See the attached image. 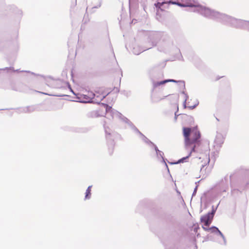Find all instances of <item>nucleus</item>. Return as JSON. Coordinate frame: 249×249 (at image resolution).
<instances>
[{
  "mask_svg": "<svg viewBox=\"0 0 249 249\" xmlns=\"http://www.w3.org/2000/svg\"><path fill=\"white\" fill-rule=\"evenodd\" d=\"M183 135L185 138V143L186 148L188 149H191L188 155L183 157L174 164H178L186 162V160L190 157L193 152H196V146L199 143L200 134L196 127L193 128H183Z\"/></svg>",
  "mask_w": 249,
  "mask_h": 249,
  "instance_id": "obj_1",
  "label": "nucleus"
},
{
  "mask_svg": "<svg viewBox=\"0 0 249 249\" xmlns=\"http://www.w3.org/2000/svg\"><path fill=\"white\" fill-rule=\"evenodd\" d=\"M215 211L216 210L213 209L211 212L201 216L200 220L202 223H204V226L202 227L203 229L206 231H210L213 233V241L221 245L225 246L227 244L226 239L219 229L215 227H212L210 228H207L212 223Z\"/></svg>",
  "mask_w": 249,
  "mask_h": 249,
  "instance_id": "obj_2",
  "label": "nucleus"
},
{
  "mask_svg": "<svg viewBox=\"0 0 249 249\" xmlns=\"http://www.w3.org/2000/svg\"><path fill=\"white\" fill-rule=\"evenodd\" d=\"M102 106L105 109L107 118H108L109 119L115 118L119 119L126 124H127L130 125H132V127L134 130L139 133L140 138L143 142L151 147H153L154 145H155L152 142L141 133L136 127L133 126L128 119L124 116L121 113L115 109H113L111 107L108 106L107 104L102 103Z\"/></svg>",
  "mask_w": 249,
  "mask_h": 249,
  "instance_id": "obj_3",
  "label": "nucleus"
},
{
  "mask_svg": "<svg viewBox=\"0 0 249 249\" xmlns=\"http://www.w3.org/2000/svg\"><path fill=\"white\" fill-rule=\"evenodd\" d=\"M194 11L197 12L206 18L217 20L224 24H228L230 16L221 13L208 7L197 4Z\"/></svg>",
  "mask_w": 249,
  "mask_h": 249,
  "instance_id": "obj_4",
  "label": "nucleus"
},
{
  "mask_svg": "<svg viewBox=\"0 0 249 249\" xmlns=\"http://www.w3.org/2000/svg\"><path fill=\"white\" fill-rule=\"evenodd\" d=\"M229 25L237 28H242L249 31V21L236 19L230 16Z\"/></svg>",
  "mask_w": 249,
  "mask_h": 249,
  "instance_id": "obj_5",
  "label": "nucleus"
},
{
  "mask_svg": "<svg viewBox=\"0 0 249 249\" xmlns=\"http://www.w3.org/2000/svg\"><path fill=\"white\" fill-rule=\"evenodd\" d=\"M105 130L109 152L111 154L113 153V148L115 145V142L114 140V134H111L110 130H108L106 127H105Z\"/></svg>",
  "mask_w": 249,
  "mask_h": 249,
  "instance_id": "obj_6",
  "label": "nucleus"
},
{
  "mask_svg": "<svg viewBox=\"0 0 249 249\" xmlns=\"http://www.w3.org/2000/svg\"><path fill=\"white\" fill-rule=\"evenodd\" d=\"M168 3L176 4L180 7H193L194 8L197 4L195 0H177V1L170 0Z\"/></svg>",
  "mask_w": 249,
  "mask_h": 249,
  "instance_id": "obj_7",
  "label": "nucleus"
},
{
  "mask_svg": "<svg viewBox=\"0 0 249 249\" xmlns=\"http://www.w3.org/2000/svg\"><path fill=\"white\" fill-rule=\"evenodd\" d=\"M95 96L93 99V103L99 104L107 95L108 93L105 92L102 89L95 91Z\"/></svg>",
  "mask_w": 249,
  "mask_h": 249,
  "instance_id": "obj_8",
  "label": "nucleus"
},
{
  "mask_svg": "<svg viewBox=\"0 0 249 249\" xmlns=\"http://www.w3.org/2000/svg\"><path fill=\"white\" fill-rule=\"evenodd\" d=\"M229 189V181L228 180H222L217 187L218 193L221 195L226 192Z\"/></svg>",
  "mask_w": 249,
  "mask_h": 249,
  "instance_id": "obj_9",
  "label": "nucleus"
},
{
  "mask_svg": "<svg viewBox=\"0 0 249 249\" xmlns=\"http://www.w3.org/2000/svg\"><path fill=\"white\" fill-rule=\"evenodd\" d=\"M95 96L94 93L91 91H89L86 94H83L82 95L83 98L80 101L82 103H93V99Z\"/></svg>",
  "mask_w": 249,
  "mask_h": 249,
  "instance_id": "obj_10",
  "label": "nucleus"
},
{
  "mask_svg": "<svg viewBox=\"0 0 249 249\" xmlns=\"http://www.w3.org/2000/svg\"><path fill=\"white\" fill-rule=\"evenodd\" d=\"M168 82H174V83H179V84L182 85L183 87H185V83L184 81H176L175 80L173 79H167L163 81H161L160 82H153V86L154 87H157L158 86H159L160 85L164 84Z\"/></svg>",
  "mask_w": 249,
  "mask_h": 249,
  "instance_id": "obj_11",
  "label": "nucleus"
},
{
  "mask_svg": "<svg viewBox=\"0 0 249 249\" xmlns=\"http://www.w3.org/2000/svg\"><path fill=\"white\" fill-rule=\"evenodd\" d=\"M155 45H156V44L153 43L151 45V46H150L148 48H141V47L137 45L133 47V53L135 54L138 55V54H140L141 53L143 52V51H144L148 49L151 48L152 46H154Z\"/></svg>",
  "mask_w": 249,
  "mask_h": 249,
  "instance_id": "obj_12",
  "label": "nucleus"
},
{
  "mask_svg": "<svg viewBox=\"0 0 249 249\" xmlns=\"http://www.w3.org/2000/svg\"><path fill=\"white\" fill-rule=\"evenodd\" d=\"M224 137L221 133H217L215 139L214 140V143L217 147L221 146V144L223 143Z\"/></svg>",
  "mask_w": 249,
  "mask_h": 249,
  "instance_id": "obj_13",
  "label": "nucleus"
},
{
  "mask_svg": "<svg viewBox=\"0 0 249 249\" xmlns=\"http://www.w3.org/2000/svg\"><path fill=\"white\" fill-rule=\"evenodd\" d=\"M153 147L154 148V149H155V150L156 152V155H157V158L159 159H161L163 161V162L165 163L166 166L167 167V164L166 163V162L164 160V158H163V155H164L163 152H162L161 151L159 150L158 148L157 147V146L156 145H154V146Z\"/></svg>",
  "mask_w": 249,
  "mask_h": 249,
  "instance_id": "obj_14",
  "label": "nucleus"
},
{
  "mask_svg": "<svg viewBox=\"0 0 249 249\" xmlns=\"http://www.w3.org/2000/svg\"><path fill=\"white\" fill-rule=\"evenodd\" d=\"M92 186H89L88 188L87 189L85 193V200L87 199H89L91 197V189Z\"/></svg>",
  "mask_w": 249,
  "mask_h": 249,
  "instance_id": "obj_15",
  "label": "nucleus"
},
{
  "mask_svg": "<svg viewBox=\"0 0 249 249\" xmlns=\"http://www.w3.org/2000/svg\"><path fill=\"white\" fill-rule=\"evenodd\" d=\"M93 113L95 114L94 116L96 117L103 116H104V113H102V114L99 113L98 110H97V111L94 112Z\"/></svg>",
  "mask_w": 249,
  "mask_h": 249,
  "instance_id": "obj_16",
  "label": "nucleus"
},
{
  "mask_svg": "<svg viewBox=\"0 0 249 249\" xmlns=\"http://www.w3.org/2000/svg\"><path fill=\"white\" fill-rule=\"evenodd\" d=\"M164 3H166V2H159L157 3H155V6H156V7H159V8H160V7H161V6L162 5H163V4H164Z\"/></svg>",
  "mask_w": 249,
  "mask_h": 249,
  "instance_id": "obj_17",
  "label": "nucleus"
},
{
  "mask_svg": "<svg viewBox=\"0 0 249 249\" xmlns=\"http://www.w3.org/2000/svg\"><path fill=\"white\" fill-rule=\"evenodd\" d=\"M198 104H199V102L198 101H197L196 103L195 104V105H194L193 106H188L187 107L191 109H193L195 108L198 105Z\"/></svg>",
  "mask_w": 249,
  "mask_h": 249,
  "instance_id": "obj_18",
  "label": "nucleus"
},
{
  "mask_svg": "<svg viewBox=\"0 0 249 249\" xmlns=\"http://www.w3.org/2000/svg\"><path fill=\"white\" fill-rule=\"evenodd\" d=\"M182 94L184 95V101H186L187 102V99H188L189 97L188 96V95L187 94V93H186L184 91H182V93H181Z\"/></svg>",
  "mask_w": 249,
  "mask_h": 249,
  "instance_id": "obj_19",
  "label": "nucleus"
},
{
  "mask_svg": "<svg viewBox=\"0 0 249 249\" xmlns=\"http://www.w3.org/2000/svg\"><path fill=\"white\" fill-rule=\"evenodd\" d=\"M183 105L184 108H185L187 107H186V101H184L183 102Z\"/></svg>",
  "mask_w": 249,
  "mask_h": 249,
  "instance_id": "obj_20",
  "label": "nucleus"
},
{
  "mask_svg": "<svg viewBox=\"0 0 249 249\" xmlns=\"http://www.w3.org/2000/svg\"><path fill=\"white\" fill-rule=\"evenodd\" d=\"M29 107H27L25 108L24 109V112H28L29 111Z\"/></svg>",
  "mask_w": 249,
  "mask_h": 249,
  "instance_id": "obj_21",
  "label": "nucleus"
},
{
  "mask_svg": "<svg viewBox=\"0 0 249 249\" xmlns=\"http://www.w3.org/2000/svg\"><path fill=\"white\" fill-rule=\"evenodd\" d=\"M196 190H197V186L195 188V189L194 190V191L193 194V196L195 195V193H196Z\"/></svg>",
  "mask_w": 249,
  "mask_h": 249,
  "instance_id": "obj_22",
  "label": "nucleus"
},
{
  "mask_svg": "<svg viewBox=\"0 0 249 249\" xmlns=\"http://www.w3.org/2000/svg\"><path fill=\"white\" fill-rule=\"evenodd\" d=\"M152 100H153V102H158L159 101V100L155 99L154 98H153Z\"/></svg>",
  "mask_w": 249,
  "mask_h": 249,
  "instance_id": "obj_23",
  "label": "nucleus"
},
{
  "mask_svg": "<svg viewBox=\"0 0 249 249\" xmlns=\"http://www.w3.org/2000/svg\"><path fill=\"white\" fill-rule=\"evenodd\" d=\"M175 120H177V116H178V115H177L176 112H175Z\"/></svg>",
  "mask_w": 249,
  "mask_h": 249,
  "instance_id": "obj_24",
  "label": "nucleus"
},
{
  "mask_svg": "<svg viewBox=\"0 0 249 249\" xmlns=\"http://www.w3.org/2000/svg\"><path fill=\"white\" fill-rule=\"evenodd\" d=\"M7 69H8L7 68H4L3 69H1V70L5 71V70H7Z\"/></svg>",
  "mask_w": 249,
  "mask_h": 249,
  "instance_id": "obj_25",
  "label": "nucleus"
},
{
  "mask_svg": "<svg viewBox=\"0 0 249 249\" xmlns=\"http://www.w3.org/2000/svg\"><path fill=\"white\" fill-rule=\"evenodd\" d=\"M41 93H42V94H44L49 95L48 94L44 93V92H41Z\"/></svg>",
  "mask_w": 249,
  "mask_h": 249,
  "instance_id": "obj_26",
  "label": "nucleus"
},
{
  "mask_svg": "<svg viewBox=\"0 0 249 249\" xmlns=\"http://www.w3.org/2000/svg\"><path fill=\"white\" fill-rule=\"evenodd\" d=\"M101 3H100L99 4V5H98V7H100L101 6ZM96 7V8H97V7Z\"/></svg>",
  "mask_w": 249,
  "mask_h": 249,
  "instance_id": "obj_27",
  "label": "nucleus"
},
{
  "mask_svg": "<svg viewBox=\"0 0 249 249\" xmlns=\"http://www.w3.org/2000/svg\"><path fill=\"white\" fill-rule=\"evenodd\" d=\"M178 107H177V111L178 110Z\"/></svg>",
  "mask_w": 249,
  "mask_h": 249,
  "instance_id": "obj_28",
  "label": "nucleus"
}]
</instances>
